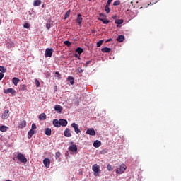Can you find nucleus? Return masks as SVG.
<instances>
[{
  "instance_id": "f257e3e1",
  "label": "nucleus",
  "mask_w": 181,
  "mask_h": 181,
  "mask_svg": "<svg viewBox=\"0 0 181 181\" xmlns=\"http://www.w3.org/2000/svg\"><path fill=\"white\" fill-rule=\"evenodd\" d=\"M92 170L94 172L93 175L94 176H100V165L98 164H94L92 166Z\"/></svg>"
},
{
  "instance_id": "f03ea898",
  "label": "nucleus",
  "mask_w": 181,
  "mask_h": 181,
  "mask_svg": "<svg viewBox=\"0 0 181 181\" xmlns=\"http://www.w3.org/2000/svg\"><path fill=\"white\" fill-rule=\"evenodd\" d=\"M125 170H127V165L125 164H122L119 166V168L116 169V173L117 175H122Z\"/></svg>"
},
{
  "instance_id": "7ed1b4c3",
  "label": "nucleus",
  "mask_w": 181,
  "mask_h": 181,
  "mask_svg": "<svg viewBox=\"0 0 181 181\" xmlns=\"http://www.w3.org/2000/svg\"><path fill=\"white\" fill-rule=\"evenodd\" d=\"M16 158L21 163H26L28 162V158H25L22 153H18Z\"/></svg>"
},
{
  "instance_id": "20e7f679",
  "label": "nucleus",
  "mask_w": 181,
  "mask_h": 181,
  "mask_svg": "<svg viewBox=\"0 0 181 181\" xmlns=\"http://www.w3.org/2000/svg\"><path fill=\"white\" fill-rule=\"evenodd\" d=\"M53 56V49L47 48L45 49V57H52Z\"/></svg>"
},
{
  "instance_id": "39448f33",
  "label": "nucleus",
  "mask_w": 181,
  "mask_h": 181,
  "mask_svg": "<svg viewBox=\"0 0 181 181\" xmlns=\"http://www.w3.org/2000/svg\"><path fill=\"white\" fill-rule=\"evenodd\" d=\"M71 127H72V128H74L76 134H80V132H81V130H80V129L78 128V124H77L76 123H72L71 124Z\"/></svg>"
},
{
  "instance_id": "423d86ee",
  "label": "nucleus",
  "mask_w": 181,
  "mask_h": 181,
  "mask_svg": "<svg viewBox=\"0 0 181 181\" xmlns=\"http://www.w3.org/2000/svg\"><path fill=\"white\" fill-rule=\"evenodd\" d=\"M1 118L2 119H8V118H9V110H6L2 115H1Z\"/></svg>"
},
{
  "instance_id": "0eeeda50",
  "label": "nucleus",
  "mask_w": 181,
  "mask_h": 181,
  "mask_svg": "<svg viewBox=\"0 0 181 181\" xmlns=\"http://www.w3.org/2000/svg\"><path fill=\"white\" fill-rule=\"evenodd\" d=\"M4 93L5 94H9V93H11V94H12L13 95H14L15 93H16V90H15V89L10 88L7 90H4Z\"/></svg>"
},
{
  "instance_id": "6e6552de",
  "label": "nucleus",
  "mask_w": 181,
  "mask_h": 181,
  "mask_svg": "<svg viewBox=\"0 0 181 181\" xmlns=\"http://www.w3.org/2000/svg\"><path fill=\"white\" fill-rule=\"evenodd\" d=\"M86 134H88V135H91L92 136H94V135H95V130H94L93 128H89L87 129Z\"/></svg>"
},
{
  "instance_id": "1a4fd4ad",
  "label": "nucleus",
  "mask_w": 181,
  "mask_h": 181,
  "mask_svg": "<svg viewBox=\"0 0 181 181\" xmlns=\"http://www.w3.org/2000/svg\"><path fill=\"white\" fill-rule=\"evenodd\" d=\"M69 150L71 151V152L75 153L76 152H77V145L72 144L69 147Z\"/></svg>"
},
{
  "instance_id": "9d476101",
  "label": "nucleus",
  "mask_w": 181,
  "mask_h": 181,
  "mask_svg": "<svg viewBox=\"0 0 181 181\" xmlns=\"http://www.w3.org/2000/svg\"><path fill=\"white\" fill-rule=\"evenodd\" d=\"M76 22L78 26H81V23H83V17H81V14H78V17L76 18Z\"/></svg>"
},
{
  "instance_id": "9b49d317",
  "label": "nucleus",
  "mask_w": 181,
  "mask_h": 181,
  "mask_svg": "<svg viewBox=\"0 0 181 181\" xmlns=\"http://www.w3.org/2000/svg\"><path fill=\"white\" fill-rule=\"evenodd\" d=\"M68 122L67 120L64 119H59V124L60 127H67Z\"/></svg>"
},
{
  "instance_id": "f8f14e48",
  "label": "nucleus",
  "mask_w": 181,
  "mask_h": 181,
  "mask_svg": "<svg viewBox=\"0 0 181 181\" xmlns=\"http://www.w3.org/2000/svg\"><path fill=\"white\" fill-rule=\"evenodd\" d=\"M64 135L66 138L71 137V133L70 132V129L67 128L66 129H65V131L64 132Z\"/></svg>"
},
{
  "instance_id": "ddd939ff",
  "label": "nucleus",
  "mask_w": 181,
  "mask_h": 181,
  "mask_svg": "<svg viewBox=\"0 0 181 181\" xmlns=\"http://www.w3.org/2000/svg\"><path fill=\"white\" fill-rule=\"evenodd\" d=\"M43 163H44L45 168H50V159L45 158L43 160Z\"/></svg>"
},
{
  "instance_id": "4468645a",
  "label": "nucleus",
  "mask_w": 181,
  "mask_h": 181,
  "mask_svg": "<svg viewBox=\"0 0 181 181\" xmlns=\"http://www.w3.org/2000/svg\"><path fill=\"white\" fill-rule=\"evenodd\" d=\"M52 122L53 125L56 127V128H60V120L54 119Z\"/></svg>"
},
{
  "instance_id": "2eb2a0df",
  "label": "nucleus",
  "mask_w": 181,
  "mask_h": 181,
  "mask_svg": "<svg viewBox=\"0 0 181 181\" xmlns=\"http://www.w3.org/2000/svg\"><path fill=\"white\" fill-rule=\"evenodd\" d=\"M54 110L55 111H58V112H59V114L63 111V107L62 106H60L59 105H57L54 107Z\"/></svg>"
},
{
  "instance_id": "dca6fc26",
  "label": "nucleus",
  "mask_w": 181,
  "mask_h": 181,
  "mask_svg": "<svg viewBox=\"0 0 181 181\" xmlns=\"http://www.w3.org/2000/svg\"><path fill=\"white\" fill-rule=\"evenodd\" d=\"M33 135H35V130L30 129L28 133V139H30V138H32V136H33Z\"/></svg>"
},
{
  "instance_id": "f3484780",
  "label": "nucleus",
  "mask_w": 181,
  "mask_h": 181,
  "mask_svg": "<svg viewBox=\"0 0 181 181\" xmlns=\"http://www.w3.org/2000/svg\"><path fill=\"white\" fill-rule=\"evenodd\" d=\"M93 146L95 148H100V146H101V141H100L99 140L95 141L93 143Z\"/></svg>"
},
{
  "instance_id": "a211bd4d",
  "label": "nucleus",
  "mask_w": 181,
  "mask_h": 181,
  "mask_svg": "<svg viewBox=\"0 0 181 181\" xmlns=\"http://www.w3.org/2000/svg\"><path fill=\"white\" fill-rule=\"evenodd\" d=\"M124 40H125V36H124L123 35H119L117 37V42H119V43L124 42Z\"/></svg>"
},
{
  "instance_id": "6ab92c4d",
  "label": "nucleus",
  "mask_w": 181,
  "mask_h": 181,
  "mask_svg": "<svg viewBox=\"0 0 181 181\" xmlns=\"http://www.w3.org/2000/svg\"><path fill=\"white\" fill-rule=\"evenodd\" d=\"M39 119L40 121H45L46 119V114L45 113H42L39 115Z\"/></svg>"
},
{
  "instance_id": "aec40b11",
  "label": "nucleus",
  "mask_w": 181,
  "mask_h": 181,
  "mask_svg": "<svg viewBox=\"0 0 181 181\" xmlns=\"http://www.w3.org/2000/svg\"><path fill=\"white\" fill-rule=\"evenodd\" d=\"M26 127V121L23 120L20 122L18 124V128H25Z\"/></svg>"
},
{
  "instance_id": "412c9836",
  "label": "nucleus",
  "mask_w": 181,
  "mask_h": 181,
  "mask_svg": "<svg viewBox=\"0 0 181 181\" xmlns=\"http://www.w3.org/2000/svg\"><path fill=\"white\" fill-rule=\"evenodd\" d=\"M68 81L70 82V84L71 86H74V77L73 76H69L68 78H67Z\"/></svg>"
},
{
  "instance_id": "4be33fe9",
  "label": "nucleus",
  "mask_w": 181,
  "mask_h": 181,
  "mask_svg": "<svg viewBox=\"0 0 181 181\" xmlns=\"http://www.w3.org/2000/svg\"><path fill=\"white\" fill-rule=\"evenodd\" d=\"M45 135H47V136H50L52 135V129L47 128L45 129Z\"/></svg>"
},
{
  "instance_id": "5701e85b",
  "label": "nucleus",
  "mask_w": 181,
  "mask_h": 181,
  "mask_svg": "<svg viewBox=\"0 0 181 181\" xmlns=\"http://www.w3.org/2000/svg\"><path fill=\"white\" fill-rule=\"evenodd\" d=\"M41 4H42L41 0H35L33 3L34 6H40Z\"/></svg>"
},
{
  "instance_id": "b1692460",
  "label": "nucleus",
  "mask_w": 181,
  "mask_h": 181,
  "mask_svg": "<svg viewBox=\"0 0 181 181\" xmlns=\"http://www.w3.org/2000/svg\"><path fill=\"white\" fill-rule=\"evenodd\" d=\"M103 53H110V52H111V48H108V47H103L101 49Z\"/></svg>"
},
{
  "instance_id": "393cba45",
  "label": "nucleus",
  "mask_w": 181,
  "mask_h": 181,
  "mask_svg": "<svg viewBox=\"0 0 181 181\" xmlns=\"http://www.w3.org/2000/svg\"><path fill=\"white\" fill-rule=\"evenodd\" d=\"M8 129H9V128H8V127H6V126H4V125H3V126L0 127V131H1V132H6Z\"/></svg>"
},
{
  "instance_id": "a878e982",
  "label": "nucleus",
  "mask_w": 181,
  "mask_h": 181,
  "mask_svg": "<svg viewBox=\"0 0 181 181\" xmlns=\"http://www.w3.org/2000/svg\"><path fill=\"white\" fill-rule=\"evenodd\" d=\"M19 81H21V80H19L18 78H13L12 79V83L14 84V86H18V83H19Z\"/></svg>"
},
{
  "instance_id": "bb28decb",
  "label": "nucleus",
  "mask_w": 181,
  "mask_h": 181,
  "mask_svg": "<svg viewBox=\"0 0 181 181\" xmlns=\"http://www.w3.org/2000/svg\"><path fill=\"white\" fill-rule=\"evenodd\" d=\"M116 25H122L124 23V20L122 19H117L115 20Z\"/></svg>"
},
{
  "instance_id": "cd10ccee",
  "label": "nucleus",
  "mask_w": 181,
  "mask_h": 181,
  "mask_svg": "<svg viewBox=\"0 0 181 181\" xmlns=\"http://www.w3.org/2000/svg\"><path fill=\"white\" fill-rule=\"evenodd\" d=\"M76 53H78L80 56V54H81V53H83V52H84V50L83 49V48L81 47H78L76 49Z\"/></svg>"
},
{
  "instance_id": "c85d7f7f",
  "label": "nucleus",
  "mask_w": 181,
  "mask_h": 181,
  "mask_svg": "<svg viewBox=\"0 0 181 181\" xmlns=\"http://www.w3.org/2000/svg\"><path fill=\"white\" fill-rule=\"evenodd\" d=\"M105 11L106 13H110V12H111V10L110 9V6L108 4L105 5Z\"/></svg>"
},
{
  "instance_id": "c756f323",
  "label": "nucleus",
  "mask_w": 181,
  "mask_h": 181,
  "mask_svg": "<svg viewBox=\"0 0 181 181\" xmlns=\"http://www.w3.org/2000/svg\"><path fill=\"white\" fill-rule=\"evenodd\" d=\"M99 21H101L105 25H108L110 23V21L104 20V18H98Z\"/></svg>"
},
{
  "instance_id": "7c9ffc66",
  "label": "nucleus",
  "mask_w": 181,
  "mask_h": 181,
  "mask_svg": "<svg viewBox=\"0 0 181 181\" xmlns=\"http://www.w3.org/2000/svg\"><path fill=\"white\" fill-rule=\"evenodd\" d=\"M70 12H71L70 10L67 11V12L65 13L64 19H67V18L70 17Z\"/></svg>"
},
{
  "instance_id": "2f4dec72",
  "label": "nucleus",
  "mask_w": 181,
  "mask_h": 181,
  "mask_svg": "<svg viewBox=\"0 0 181 181\" xmlns=\"http://www.w3.org/2000/svg\"><path fill=\"white\" fill-rule=\"evenodd\" d=\"M64 45H65V46H67L68 47H70V46H71V42H70V41L66 40L64 42Z\"/></svg>"
},
{
  "instance_id": "473e14b6",
  "label": "nucleus",
  "mask_w": 181,
  "mask_h": 181,
  "mask_svg": "<svg viewBox=\"0 0 181 181\" xmlns=\"http://www.w3.org/2000/svg\"><path fill=\"white\" fill-rule=\"evenodd\" d=\"M103 42H104V40H99L96 44L97 47H100L103 45Z\"/></svg>"
},
{
  "instance_id": "72a5a7b5",
  "label": "nucleus",
  "mask_w": 181,
  "mask_h": 181,
  "mask_svg": "<svg viewBox=\"0 0 181 181\" xmlns=\"http://www.w3.org/2000/svg\"><path fill=\"white\" fill-rule=\"evenodd\" d=\"M107 170H109V172H111L113 170L114 168H112V165H111L110 164H108L107 165Z\"/></svg>"
},
{
  "instance_id": "f704fd0d",
  "label": "nucleus",
  "mask_w": 181,
  "mask_h": 181,
  "mask_svg": "<svg viewBox=\"0 0 181 181\" xmlns=\"http://www.w3.org/2000/svg\"><path fill=\"white\" fill-rule=\"evenodd\" d=\"M121 4V1L119 0H117L113 3L114 6H118Z\"/></svg>"
},
{
  "instance_id": "c9c22d12",
  "label": "nucleus",
  "mask_w": 181,
  "mask_h": 181,
  "mask_svg": "<svg viewBox=\"0 0 181 181\" xmlns=\"http://www.w3.org/2000/svg\"><path fill=\"white\" fill-rule=\"evenodd\" d=\"M0 71H1V73H6V69L4 66H0Z\"/></svg>"
},
{
  "instance_id": "e433bc0d",
  "label": "nucleus",
  "mask_w": 181,
  "mask_h": 181,
  "mask_svg": "<svg viewBox=\"0 0 181 181\" xmlns=\"http://www.w3.org/2000/svg\"><path fill=\"white\" fill-rule=\"evenodd\" d=\"M23 28H25V29H29L30 28V25H29V23H25L23 25Z\"/></svg>"
},
{
  "instance_id": "4c0bfd02",
  "label": "nucleus",
  "mask_w": 181,
  "mask_h": 181,
  "mask_svg": "<svg viewBox=\"0 0 181 181\" xmlns=\"http://www.w3.org/2000/svg\"><path fill=\"white\" fill-rule=\"evenodd\" d=\"M35 84L36 87H40V82H39V80L35 79Z\"/></svg>"
},
{
  "instance_id": "58836bf2",
  "label": "nucleus",
  "mask_w": 181,
  "mask_h": 181,
  "mask_svg": "<svg viewBox=\"0 0 181 181\" xmlns=\"http://www.w3.org/2000/svg\"><path fill=\"white\" fill-rule=\"evenodd\" d=\"M61 155H62V153H60V152H57L55 153V158L59 159V158H60Z\"/></svg>"
},
{
  "instance_id": "ea45409f",
  "label": "nucleus",
  "mask_w": 181,
  "mask_h": 181,
  "mask_svg": "<svg viewBox=\"0 0 181 181\" xmlns=\"http://www.w3.org/2000/svg\"><path fill=\"white\" fill-rule=\"evenodd\" d=\"M159 0H150V4L151 5H153L154 4H156V2H158Z\"/></svg>"
},
{
  "instance_id": "a19ab883",
  "label": "nucleus",
  "mask_w": 181,
  "mask_h": 181,
  "mask_svg": "<svg viewBox=\"0 0 181 181\" xmlns=\"http://www.w3.org/2000/svg\"><path fill=\"white\" fill-rule=\"evenodd\" d=\"M36 124L33 123L31 126V129L34 131V129H36Z\"/></svg>"
},
{
  "instance_id": "79ce46f5",
  "label": "nucleus",
  "mask_w": 181,
  "mask_h": 181,
  "mask_svg": "<svg viewBox=\"0 0 181 181\" xmlns=\"http://www.w3.org/2000/svg\"><path fill=\"white\" fill-rule=\"evenodd\" d=\"M99 16L100 17V19H104V18H105V15L102 13L99 14Z\"/></svg>"
},
{
  "instance_id": "37998d69",
  "label": "nucleus",
  "mask_w": 181,
  "mask_h": 181,
  "mask_svg": "<svg viewBox=\"0 0 181 181\" xmlns=\"http://www.w3.org/2000/svg\"><path fill=\"white\" fill-rule=\"evenodd\" d=\"M55 74H56L57 77H58V78H60V76H62V74H60V73L59 71H56Z\"/></svg>"
},
{
  "instance_id": "c03bdc74",
  "label": "nucleus",
  "mask_w": 181,
  "mask_h": 181,
  "mask_svg": "<svg viewBox=\"0 0 181 181\" xmlns=\"http://www.w3.org/2000/svg\"><path fill=\"white\" fill-rule=\"evenodd\" d=\"M21 90H22L23 91H25V90H26V85H22V86H21Z\"/></svg>"
},
{
  "instance_id": "a18cd8bd",
  "label": "nucleus",
  "mask_w": 181,
  "mask_h": 181,
  "mask_svg": "<svg viewBox=\"0 0 181 181\" xmlns=\"http://www.w3.org/2000/svg\"><path fill=\"white\" fill-rule=\"evenodd\" d=\"M46 28H47V29H48V30H49V29H50V28H51L50 23H47L46 24Z\"/></svg>"
},
{
  "instance_id": "49530a36",
  "label": "nucleus",
  "mask_w": 181,
  "mask_h": 181,
  "mask_svg": "<svg viewBox=\"0 0 181 181\" xmlns=\"http://www.w3.org/2000/svg\"><path fill=\"white\" fill-rule=\"evenodd\" d=\"M4 78V73L0 72V81Z\"/></svg>"
},
{
  "instance_id": "de8ad7c7",
  "label": "nucleus",
  "mask_w": 181,
  "mask_h": 181,
  "mask_svg": "<svg viewBox=\"0 0 181 181\" xmlns=\"http://www.w3.org/2000/svg\"><path fill=\"white\" fill-rule=\"evenodd\" d=\"M111 2H112V0H108L106 5H109L110 6L111 4Z\"/></svg>"
},
{
  "instance_id": "09e8293b",
  "label": "nucleus",
  "mask_w": 181,
  "mask_h": 181,
  "mask_svg": "<svg viewBox=\"0 0 181 181\" xmlns=\"http://www.w3.org/2000/svg\"><path fill=\"white\" fill-rule=\"evenodd\" d=\"M111 41H112V38L107 39L106 40V43H108V42H111Z\"/></svg>"
},
{
  "instance_id": "8fccbe9b",
  "label": "nucleus",
  "mask_w": 181,
  "mask_h": 181,
  "mask_svg": "<svg viewBox=\"0 0 181 181\" xmlns=\"http://www.w3.org/2000/svg\"><path fill=\"white\" fill-rule=\"evenodd\" d=\"M90 63H91V61H87L86 66L87 67V66H88Z\"/></svg>"
},
{
  "instance_id": "3c124183",
  "label": "nucleus",
  "mask_w": 181,
  "mask_h": 181,
  "mask_svg": "<svg viewBox=\"0 0 181 181\" xmlns=\"http://www.w3.org/2000/svg\"><path fill=\"white\" fill-rule=\"evenodd\" d=\"M84 70L83 69H78V73H83Z\"/></svg>"
},
{
  "instance_id": "603ef678",
  "label": "nucleus",
  "mask_w": 181,
  "mask_h": 181,
  "mask_svg": "<svg viewBox=\"0 0 181 181\" xmlns=\"http://www.w3.org/2000/svg\"><path fill=\"white\" fill-rule=\"evenodd\" d=\"M75 57H78V59H80V56H78V54H75Z\"/></svg>"
},
{
  "instance_id": "864d4df0",
  "label": "nucleus",
  "mask_w": 181,
  "mask_h": 181,
  "mask_svg": "<svg viewBox=\"0 0 181 181\" xmlns=\"http://www.w3.org/2000/svg\"><path fill=\"white\" fill-rule=\"evenodd\" d=\"M6 181H12V180H6Z\"/></svg>"
},
{
  "instance_id": "5fc2aeb1",
  "label": "nucleus",
  "mask_w": 181,
  "mask_h": 181,
  "mask_svg": "<svg viewBox=\"0 0 181 181\" xmlns=\"http://www.w3.org/2000/svg\"><path fill=\"white\" fill-rule=\"evenodd\" d=\"M0 25H1V19H0Z\"/></svg>"
}]
</instances>
